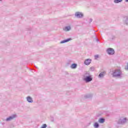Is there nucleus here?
I'll return each instance as SVG.
<instances>
[{"instance_id": "nucleus-13", "label": "nucleus", "mask_w": 128, "mask_h": 128, "mask_svg": "<svg viewBox=\"0 0 128 128\" xmlns=\"http://www.w3.org/2000/svg\"><path fill=\"white\" fill-rule=\"evenodd\" d=\"M76 66H78V64H73L70 66L71 68H76Z\"/></svg>"}, {"instance_id": "nucleus-25", "label": "nucleus", "mask_w": 128, "mask_h": 128, "mask_svg": "<svg viewBox=\"0 0 128 128\" xmlns=\"http://www.w3.org/2000/svg\"><path fill=\"white\" fill-rule=\"evenodd\" d=\"M2 0H0V2H2Z\"/></svg>"}, {"instance_id": "nucleus-18", "label": "nucleus", "mask_w": 128, "mask_h": 128, "mask_svg": "<svg viewBox=\"0 0 128 128\" xmlns=\"http://www.w3.org/2000/svg\"><path fill=\"white\" fill-rule=\"evenodd\" d=\"M90 70L91 72H94V67H91V68H90Z\"/></svg>"}, {"instance_id": "nucleus-5", "label": "nucleus", "mask_w": 128, "mask_h": 128, "mask_svg": "<svg viewBox=\"0 0 128 128\" xmlns=\"http://www.w3.org/2000/svg\"><path fill=\"white\" fill-rule=\"evenodd\" d=\"M17 116L16 114H12L9 117L7 118L5 120L6 122H10V120H14V118H16Z\"/></svg>"}, {"instance_id": "nucleus-20", "label": "nucleus", "mask_w": 128, "mask_h": 128, "mask_svg": "<svg viewBox=\"0 0 128 128\" xmlns=\"http://www.w3.org/2000/svg\"><path fill=\"white\" fill-rule=\"evenodd\" d=\"M110 38L111 40H114V38H116V36H112Z\"/></svg>"}, {"instance_id": "nucleus-15", "label": "nucleus", "mask_w": 128, "mask_h": 128, "mask_svg": "<svg viewBox=\"0 0 128 128\" xmlns=\"http://www.w3.org/2000/svg\"><path fill=\"white\" fill-rule=\"evenodd\" d=\"M122 2V0H114V4H118L120 2Z\"/></svg>"}, {"instance_id": "nucleus-12", "label": "nucleus", "mask_w": 128, "mask_h": 128, "mask_svg": "<svg viewBox=\"0 0 128 128\" xmlns=\"http://www.w3.org/2000/svg\"><path fill=\"white\" fill-rule=\"evenodd\" d=\"M106 120L104 118H100L98 122H100V124H104V122Z\"/></svg>"}, {"instance_id": "nucleus-14", "label": "nucleus", "mask_w": 128, "mask_h": 128, "mask_svg": "<svg viewBox=\"0 0 128 128\" xmlns=\"http://www.w3.org/2000/svg\"><path fill=\"white\" fill-rule=\"evenodd\" d=\"M94 128H98L100 127V124L97 122H96L94 124Z\"/></svg>"}, {"instance_id": "nucleus-2", "label": "nucleus", "mask_w": 128, "mask_h": 128, "mask_svg": "<svg viewBox=\"0 0 128 128\" xmlns=\"http://www.w3.org/2000/svg\"><path fill=\"white\" fill-rule=\"evenodd\" d=\"M111 74L112 78H122V72L120 69L114 70Z\"/></svg>"}, {"instance_id": "nucleus-22", "label": "nucleus", "mask_w": 128, "mask_h": 128, "mask_svg": "<svg viewBox=\"0 0 128 128\" xmlns=\"http://www.w3.org/2000/svg\"><path fill=\"white\" fill-rule=\"evenodd\" d=\"M96 42H100V40H98V38H96Z\"/></svg>"}, {"instance_id": "nucleus-10", "label": "nucleus", "mask_w": 128, "mask_h": 128, "mask_svg": "<svg viewBox=\"0 0 128 128\" xmlns=\"http://www.w3.org/2000/svg\"><path fill=\"white\" fill-rule=\"evenodd\" d=\"M70 40H72V39L70 38L63 40L60 42L61 44H65V42H70Z\"/></svg>"}, {"instance_id": "nucleus-19", "label": "nucleus", "mask_w": 128, "mask_h": 128, "mask_svg": "<svg viewBox=\"0 0 128 128\" xmlns=\"http://www.w3.org/2000/svg\"><path fill=\"white\" fill-rule=\"evenodd\" d=\"M47 126L46 124H44L41 127V128H46Z\"/></svg>"}, {"instance_id": "nucleus-6", "label": "nucleus", "mask_w": 128, "mask_h": 128, "mask_svg": "<svg viewBox=\"0 0 128 128\" xmlns=\"http://www.w3.org/2000/svg\"><path fill=\"white\" fill-rule=\"evenodd\" d=\"M106 52L109 56H112V54H114V50L112 48H108L106 50Z\"/></svg>"}, {"instance_id": "nucleus-23", "label": "nucleus", "mask_w": 128, "mask_h": 128, "mask_svg": "<svg viewBox=\"0 0 128 128\" xmlns=\"http://www.w3.org/2000/svg\"><path fill=\"white\" fill-rule=\"evenodd\" d=\"M89 22H92V18H90Z\"/></svg>"}, {"instance_id": "nucleus-1", "label": "nucleus", "mask_w": 128, "mask_h": 128, "mask_svg": "<svg viewBox=\"0 0 128 128\" xmlns=\"http://www.w3.org/2000/svg\"><path fill=\"white\" fill-rule=\"evenodd\" d=\"M83 80L88 84L92 80V76H90V74L89 72H86L83 75Z\"/></svg>"}, {"instance_id": "nucleus-8", "label": "nucleus", "mask_w": 128, "mask_h": 128, "mask_svg": "<svg viewBox=\"0 0 128 128\" xmlns=\"http://www.w3.org/2000/svg\"><path fill=\"white\" fill-rule=\"evenodd\" d=\"M106 72H101L99 75L98 76V78H104V76H106Z\"/></svg>"}, {"instance_id": "nucleus-16", "label": "nucleus", "mask_w": 128, "mask_h": 128, "mask_svg": "<svg viewBox=\"0 0 128 128\" xmlns=\"http://www.w3.org/2000/svg\"><path fill=\"white\" fill-rule=\"evenodd\" d=\"M92 94H88V95H86L85 96V97L88 98H92Z\"/></svg>"}, {"instance_id": "nucleus-4", "label": "nucleus", "mask_w": 128, "mask_h": 128, "mask_svg": "<svg viewBox=\"0 0 128 128\" xmlns=\"http://www.w3.org/2000/svg\"><path fill=\"white\" fill-rule=\"evenodd\" d=\"M74 16L77 18H82L84 15V14L80 12H77L75 13Z\"/></svg>"}, {"instance_id": "nucleus-3", "label": "nucleus", "mask_w": 128, "mask_h": 128, "mask_svg": "<svg viewBox=\"0 0 128 128\" xmlns=\"http://www.w3.org/2000/svg\"><path fill=\"white\" fill-rule=\"evenodd\" d=\"M128 120V118H121L118 121V124H124Z\"/></svg>"}, {"instance_id": "nucleus-24", "label": "nucleus", "mask_w": 128, "mask_h": 128, "mask_svg": "<svg viewBox=\"0 0 128 128\" xmlns=\"http://www.w3.org/2000/svg\"><path fill=\"white\" fill-rule=\"evenodd\" d=\"M125 2H128V0H125Z\"/></svg>"}, {"instance_id": "nucleus-17", "label": "nucleus", "mask_w": 128, "mask_h": 128, "mask_svg": "<svg viewBox=\"0 0 128 128\" xmlns=\"http://www.w3.org/2000/svg\"><path fill=\"white\" fill-rule=\"evenodd\" d=\"M99 57H100V56H99L98 54H96V55H95V56H94V59H95V60H97V59Z\"/></svg>"}, {"instance_id": "nucleus-9", "label": "nucleus", "mask_w": 128, "mask_h": 128, "mask_svg": "<svg viewBox=\"0 0 128 128\" xmlns=\"http://www.w3.org/2000/svg\"><path fill=\"white\" fill-rule=\"evenodd\" d=\"M26 100L28 102H34V100H32V98L30 96H28L26 97Z\"/></svg>"}, {"instance_id": "nucleus-7", "label": "nucleus", "mask_w": 128, "mask_h": 128, "mask_svg": "<svg viewBox=\"0 0 128 128\" xmlns=\"http://www.w3.org/2000/svg\"><path fill=\"white\" fill-rule=\"evenodd\" d=\"M92 63V59L90 58H88L85 60L84 64H86V66H90V64Z\"/></svg>"}, {"instance_id": "nucleus-21", "label": "nucleus", "mask_w": 128, "mask_h": 128, "mask_svg": "<svg viewBox=\"0 0 128 128\" xmlns=\"http://www.w3.org/2000/svg\"><path fill=\"white\" fill-rule=\"evenodd\" d=\"M125 24H128V18L126 19V20L125 21Z\"/></svg>"}, {"instance_id": "nucleus-11", "label": "nucleus", "mask_w": 128, "mask_h": 128, "mask_svg": "<svg viewBox=\"0 0 128 128\" xmlns=\"http://www.w3.org/2000/svg\"><path fill=\"white\" fill-rule=\"evenodd\" d=\"M71 29L70 26H67L64 27V32H70V30Z\"/></svg>"}]
</instances>
